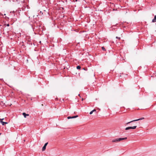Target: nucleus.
Segmentation results:
<instances>
[{
	"label": "nucleus",
	"instance_id": "1",
	"mask_svg": "<svg viewBox=\"0 0 156 156\" xmlns=\"http://www.w3.org/2000/svg\"><path fill=\"white\" fill-rule=\"evenodd\" d=\"M127 139L126 137L124 138H117L116 139H113L112 140V142H118L120 141L125 140H126Z\"/></svg>",
	"mask_w": 156,
	"mask_h": 156
},
{
	"label": "nucleus",
	"instance_id": "2",
	"mask_svg": "<svg viewBox=\"0 0 156 156\" xmlns=\"http://www.w3.org/2000/svg\"><path fill=\"white\" fill-rule=\"evenodd\" d=\"M137 127V126H133L128 127L126 128V130H128L130 129H135Z\"/></svg>",
	"mask_w": 156,
	"mask_h": 156
},
{
	"label": "nucleus",
	"instance_id": "3",
	"mask_svg": "<svg viewBox=\"0 0 156 156\" xmlns=\"http://www.w3.org/2000/svg\"><path fill=\"white\" fill-rule=\"evenodd\" d=\"M144 117H142V118H141L140 119H136V120H133V121H130L129 122H127V123H126V124L127 125L133 122H134V121H139V120H142V119H144Z\"/></svg>",
	"mask_w": 156,
	"mask_h": 156
},
{
	"label": "nucleus",
	"instance_id": "4",
	"mask_svg": "<svg viewBox=\"0 0 156 156\" xmlns=\"http://www.w3.org/2000/svg\"><path fill=\"white\" fill-rule=\"evenodd\" d=\"M78 116V115H76L73 116H69L67 117V119H70L75 118L76 117H77Z\"/></svg>",
	"mask_w": 156,
	"mask_h": 156
},
{
	"label": "nucleus",
	"instance_id": "5",
	"mask_svg": "<svg viewBox=\"0 0 156 156\" xmlns=\"http://www.w3.org/2000/svg\"><path fill=\"white\" fill-rule=\"evenodd\" d=\"M48 144V143H46L44 144V146L43 147L42 149V151H44L45 150V149H46V146Z\"/></svg>",
	"mask_w": 156,
	"mask_h": 156
},
{
	"label": "nucleus",
	"instance_id": "6",
	"mask_svg": "<svg viewBox=\"0 0 156 156\" xmlns=\"http://www.w3.org/2000/svg\"><path fill=\"white\" fill-rule=\"evenodd\" d=\"M22 114L25 118H26L27 116H28L29 115V114H26L25 112L23 113Z\"/></svg>",
	"mask_w": 156,
	"mask_h": 156
},
{
	"label": "nucleus",
	"instance_id": "7",
	"mask_svg": "<svg viewBox=\"0 0 156 156\" xmlns=\"http://www.w3.org/2000/svg\"><path fill=\"white\" fill-rule=\"evenodd\" d=\"M156 22V15L154 16V19L152 20V22Z\"/></svg>",
	"mask_w": 156,
	"mask_h": 156
},
{
	"label": "nucleus",
	"instance_id": "8",
	"mask_svg": "<svg viewBox=\"0 0 156 156\" xmlns=\"http://www.w3.org/2000/svg\"><path fill=\"white\" fill-rule=\"evenodd\" d=\"M8 123L7 122H2V125L4 126L5 125V124H7Z\"/></svg>",
	"mask_w": 156,
	"mask_h": 156
},
{
	"label": "nucleus",
	"instance_id": "9",
	"mask_svg": "<svg viewBox=\"0 0 156 156\" xmlns=\"http://www.w3.org/2000/svg\"><path fill=\"white\" fill-rule=\"evenodd\" d=\"M76 68L77 69H80L81 68V67L80 66H78L76 67Z\"/></svg>",
	"mask_w": 156,
	"mask_h": 156
},
{
	"label": "nucleus",
	"instance_id": "10",
	"mask_svg": "<svg viewBox=\"0 0 156 156\" xmlns=\"http://www.w3.org/2000/svg\"><path fill=\"white\" fill-rule=\"evenodd\" d=\"M4 119H0V122H1V123H2V122H3L2 121V120H4Z\"/></svg>",
	"mask_w": 156,
	"mask_h": 156
},
{
	"label": "nucleus",
	"instance_id": "11",
	"mask_svg": "<svg viewBox=\"0 0 156 156\" xmlns=\"http://www.w3.org/2000/svg\"><path fill=\"white\" fill-rule=\"evenodd\" d=\"M101 48H102V49L103 50L105 51V49L104 47H102Z\"/></svg>",
	"mask_w": 156,
	"mask_h": 156
},
{
	"label": "nucleus",
	"instance_id": "12",
	"mask_svg": "<svg viewBox=\"0 0 156 156\" xmlns=\"http://www.w3.org/2000/svg\"><path fill=\"white\" fill-rule=\"evenodd\" d=\"M6 25L8 27H9V24H8L7 25L6 24H5L4 25V26H6Z\"/></svg>",
	"mask_w": 156,
	"mask_h": 156
},
{
	"label": "nucleus",
	"instance_id": "13",
	"mask_svg": "<svg viewBox=\"0 0 156 156\" xmlns=\"http://www.w3.org/2000/svg\"><path fill=\"white\" fill-rule=\"evenodd\" d=\"M116 38L118 39L119 40H120V37H116Z\"/></svg>",
	"mask_w": 156,
	"mask_h": 156
},
{
	"label": "nucleus",
	"instance_id": "14",
	"mask_svg": "<svg viewBox=\"0 0 156 156\" xmlns=\"http://www.w3.org/2000/svg\"><path fill=\"white\" fill-rule=\"evenodd\" d=\"M93 112V111H91V112H90V115H91V114H92Z\"/></svg>",
	"mask_w": 156,
	"mask_h": 156
},
{
	"label": "nucleus",
	"instance_id": "15",
	"mask_svg": "<svg viewBox=\"0 0 156 156\" xmlns=\"http://www.w3.org/2000/svg\"><path fill=\"white\" fill-rule=\"evenodd\" d=\"M83 69L85 70H87V68H83Z\"/></svg>",
	"mask_w": 156,
	"mask_h": 156
},
{
	"label": "nucleus",
	"instance_id": "16",
	"mask_svg": "<svg viewBox=\"0 0 156 156\" xmlns=\"http://www.w3.org/2000/svg\"><path fill=\"white\" fill-rule=\"evenodd\" d=\"M92 111L93 112H95L96 111L95 109H94Z\"/></svg>",
	"mask_w": 156,
	"mask_h": 156
},
{
	"label": "nucleus",
	"instance_id": "17",
	"mask_svg": "<svg viewBox=\"0 0 156 156\" xmlns=\"http://www.w3.org/2000/svg\"><path fill=\"white\" fill-rule=\"evenodd\" d=\"M78 95L80 97V94H78Z\"/></svg>",
	"mask_w": 156,
	"mask_h": 156
},
{
	"label": "nucleus",
	"instance_id": "18",
	"mask_svg": "<svg viewBox=\"0 0 156 156\" xmlns=\"http://www.w3.org/2000/svg\"><path fill=\"white\" fill-rule=\"evenodd\" d=\"M39 42H40V43H41V41H40Z\"/></svg>",
	"mask_w": 156,
	"mask_h": 156
},
{
	"label": "nucleus",
	"instance_id": "19",
	"mask_svg": "<svg viewBox=\"0 0 156 156\" xmlns=\"http://www.w3.org/2000/svg\"><path fill=\"white\" fill-rule=\"evenodd\" d=\"M1 133H0V135H1Z\"/></svg>",
	"mask_w": 156,
	"mask_h": 156
}]
</instances>
